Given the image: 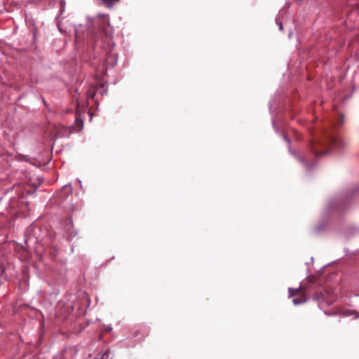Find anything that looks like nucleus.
<instances>
[{"label":"nucleus","instance_id":"1","mask_svg":"<svg viewBox=\"0 0 359 359\" xmlns=\"http://www.w3.org/2000/svg\"><path fill=\"white\" fill-rule=\"evenodd\" d=\"M87 20L93 30L98 31L101 34L104 36L105 39L109 44V48L106 50V52L107 53L106 63L107 65H111L113 66L116 63L117 56L116 54L113 53L111 51V43L113 36V29L109 23V15L99 13L95 18L88 17Z\"/></svg>","mask_w":359,"mask_h":359},{"label":"nucleus","instance_id":"2","mask_svg":"<svg viewBox=\"0 0 359 359\" xmlns=\"http://www.w3.org/2000/svg\"><path fill=\"white\" fill-rule=\"evenodd\" d=\"M346 146L347 143L339 134L326 132L323 139L311 144V149L316 156H320L332 151L340 152Z\"/></svg>","mask_w":359,"mask_h":359},{"label":"nucleus","instance_id":"3","mask_svg":"<svg viewBox=\"0 0 359 359\" xmlns=\"http://www.w3.org/2000/svg\"><path fill=\"white\" fill-rule=\"evenodd\" d=\"M307 301V297L303 294L299 298H294L292 300V302L294 305H299L303 303H305Z\"/></svg>","mask_w":359,"mask_h":359},{"label":"nucleus","instance_id":"4","mask_svg":"<svg viewBox=\"0 0 359 359\" xmlns=\"http://www.w3.org/2000/svg\"><path fill=\"white\" fill-rule=\"evenodd\" d=\"M288 292H289V297H294V296L298 295V294H300V292H301V287L296 288V289H293V288L290 287L288 289Z\"/></svg>","mask_w":359,"mask_h":359},{"label":"nucleus","instance_id":"5","mask_svg":"<svg viewBox=\"0 0 359 359\" xmlns=\"http://www.w3.org/2000/svg\"><path fill=\"white\" fill-rule=\"evenodd\" d=\"M359 191V189H357L354 191H351V192H349L348 194H347L346 195V196L344 197V198L343 199V203H346L347 201H348L351 198H352L355 194L357 191Z\"/></svg>","mask_w":359,"mask_h":359},{"label":"nucleus","instance_id":"6","mask_svg":"<svg viewBox=\"0 0 359 359\" xmlns=\"http://www.w3.org/2000/svg\"><path fill=\"white\" fill-rule=\"evenodd\" d=\"M72 187L71 185L69 184H67V185H65L62 189L61 190V193L60 194H62V193H65V195H69L72 193Z\"/></svg>","mask_w":359,"mask_h":359},{"label":"nucleus","instance_id":"7","mask_svg":"<svg viewBox=\"0 0 359 359\" xmlns=\"http://www.w3.org/2000/svg\"><path fill=\"white\" fill-rule=\"evenodd\" d=\"M102 3L108 8H111L114 3L119 0H101Z\"/></svg>","mask_w":359,"mask_h":359},{"label":"nucleus","instance_id":"8","mask_svg":"<svg viewBox=\"0 0 359 359\" xmlns=\"http://www.w3.org/2000/svg\"><path fill=\"white\" fill-rule=\"evenodd\" d=\"M277 25H278L280 30H283V25H282V23L277 22Z\"/></svg>","mask_w":359,"mask_h":359},{"label":"nucleus","instance_id":"9","mask_svg":"<svg viewBox=\"0 0 359 359\" xmlns=\"http://www.w3.org/2000/svg\"><path fill=\"white\" fill-rule=\"evenodd\" d=\"M111 330H112L111 327H107L105 330L107 332H110Z\"/></svg>","mask_w":359,"mask_h":359},{"label":"nucleus","instance_id":"10","mask_svg":"<svg viewBox=\"0 0 359 359\" xmlns=\"http://www.w3.org/2000/svg\"><path fill=\"white\" fill-rule=\"evenodd\" d=\"M342 122H343V117L341 118L340 123H342Z\"/></svg>","mask_w":359,"mask_h":359},{"label":"nucleus","instance_id":"11","mask_svg":"<svg viewBox=\"0 0 359 359\" xmlns=\"http://www.w3.org/2000/svg\"><path fill=\"white\" fill-rule=\"evenodd\" d=\"M75 35H76V37L77 38V37H78V33H77V32H76Z\"/></svg>","mask_w":359,"mask_h":359},{"label":"nucleus","instance_id":"12","mask_svg":"<svg viewBox=\"0 0 359 359\" xmlns=\"http://www.w3.org/2000/svg\"><path fill=\"white\" fill-rule=\"evenodd\" d=\"M285 140L287 141V142H289V140H287V138L286 137H285Z\"/></svg>","mask_w":359,"mask_h":359},{"label":"nucleus","instance_id":"13","mask_svg":"<svg viewBox=\"0 0 359 359\" xmlns=\"http://www.w3.org/2000/svg\"><path fill=\"white\" fill-rule=\"evenodd\" d=\"M301 161L304 163V160L303 158H301Z\"/></svg>","mask_w":359,"mask_h":359}]
</instances>
